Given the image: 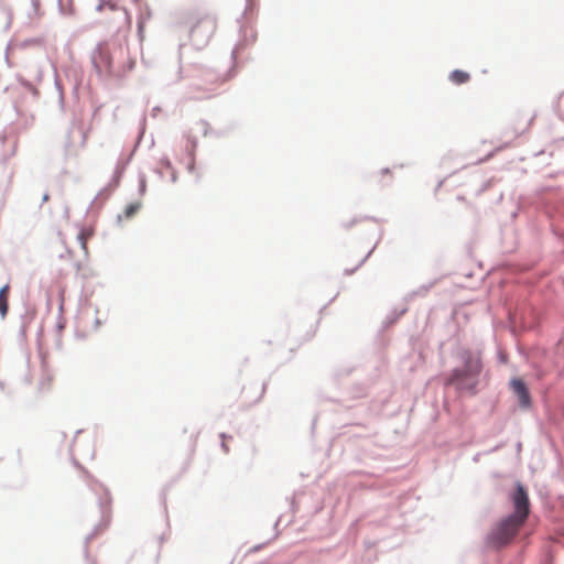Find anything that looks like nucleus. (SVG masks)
I'll return each mask as SVG.
<instances>
[{"mask_svg":"<svg viewBox=\"0 0 564 564\" xmlns=\"http://www.w3.org/2000/svg\"><path fill=\"white\" fill-rule=\"evenodd\" d=\"M140 208H141L140 202H134V203L129 204L124 209V217L127 219L133 217Z\"/></svg>","mask_w":564,"mask_h":564,"instance_id":"nucleus-10","label":"nucleus"},{"mask_svg":"<svg viewBox=\"0 0 564 564\" xmlns=\"http://www.w3.org/2000/svg\"><path fill=\"white\" fill-rule=\"evenodd\" d=\"M263 391H264V390H263V387H259V388L257 389V393H256V395H254L252 399H250L249 401H250V402H256V401L260 400V399H261V397H262V394H263Z\"/></svg>","mask_w":564,"mask_h":564,"instance_id":"nucleus-11","label":"nucleus"},{"mask_svg":"<svg viewBox=\"0 0 564 564\" xmlns=\"http://www.w3.org/2000/svg\"><path fill=\"white\" fill-rule=\"evenodd\" d=\"M10 286L7 284L0 289V314L4 317L8 313V297H9Z\"/></svg>","mask_w":564,"mask_h":564,"instance_id":"nucleus-8","label":"nucleus"},{"mask_svg":"<svg viewBox=\"0 0 564 564\" xmlns=\"http://www.w3.org/2000/svg\"><path fill=\"white\" fill-rule=\"evenodd\" d=\"M195 145H196V144H195V141H191V147H192V149H194V148H195Z\"/></svg>","mask_w":564,"mask_h":564,"instance_id":"nucleus-12","label":"nucleus"},{"mask_svg":"<svg viewBox=\"0 0 564 564\" xmlns=\"http://www.w3.org/2000/svg\"><path fill=\"white\" fill-rule=\"evenodd\" d=\"M93 236H94V229L91 227H83L77 235V239H78L82 250L84 251L85 254L88 253L87 241Z\"/></svg>","mask_w":564,"mask_h":564,"instance_id":"nucleus-7","label":"nucleus"},{"mask_svg":"<svg viewBox=\"0 0 564 564\" xmlns=\"http://www.w3.org/2000/svg\"><path fill=\"white\" fill-rule=\"evenodd\" d=\"M511 500L514 507L512 514L525 521L530 513V501L525 488L520 482L517 484Z\"/></svg>","mask_w":564,"mask_h":564,"instance_id":"nucleus-4","label":"nucleus"},{"mask_svg":"<svg viewBox=\"0 0 564 564\" xmlns=\"http://www.w3.org/2000/svg\"><path fill=\"white\" fill-rule=\"evenodd\" d=\"M511 388L514 394L518 397L520 404L524 408L529 406L531 403V398L525 383L521 379H512Z\"/></svg>","mask_w":564,"mask_h":564,"instance_id":"nucleus-6","label":"nucleus"},{"mask_svg":"<svg viewBox=\"0 0 564 564\" xmlns=\"http://www.w3.org/2000/svg\"><path fill=\"white\" fill-rule=\"evenodd\" d=\"M223 447H224L225 452H228V447L226 446L225 443H223Z\"/></svg>","mask_w":564,"mask_h":564,"instance_id":"nucleus-13","label":"nucleus"},{"mask_svg":"<svg viewBox=\"0 0 564 564\" xmlns=\"http://www.w3.org/2000/svg\"><path fill=\"white\" fill-rule=\"evenodd\" d=\"M463 367L452 370L446 384L454 386L459 392H468L474 395L477 393L479 375L482 371L481 357L477 352L464 350L460 355Z\"/></svg>","mask_w":564,"mask_h":564,"instance_id":"nucleus-1","label":"nucleus"},{"mask_svg":"<svg viewBox=\"0 0 564 564\" xmlns=\"http://www.w3.org/2000/svg\"><path fill=\"white\" fill-rule=\"evenodd\" d=\"M524 522V520L510 514L492 529L489 534L490 542L498 546L506 545L517 535Z\"/></svg>","mask_w":564,"mask_h":564,"instance_id":"nucleus-2","label":"nucleus"},{"mask_svg":"<svg viewBox=\"0 0 564 564\" xmlns=\"http://www.w3.org/2000/svg\"><path fill=\"white\" fill-rule=\"evenodd\" d=\"M216 21L210 15H204L191 28V37L197 44H206L216 31Z\"/></svg>","mask_w":564,"mask_h":564,"instance_id":"nucleus-3","label":"nucleus"},{"mask_svg":"<svg viewBox=\"0 0 564 564\" xmlns=\"http://www.w3.org/2000/svg\"><path fill=\"white\" fill-rule=\"evenodd\" d=\"M449 79L456 85H462L470 79V75L467 72L455 69L451 73Z\"/></svg>","mask_w":564,"mask_h":564,"instance_id":"nucleus-9","label":"nucleus"},{"mask_svg":"<svg viewBox=\"0 0 564 564\" xmlns=\"http://www.w3.org/2000/svg\"><path fill=\"white\" fill-rule=\"evenodd\" d=\"M95 67L99 73H110L112 67V58L106 43H100L93 56Z\"/></svg>","mask_w":564,"mask_h":564,"instance_id":"nucleus-5","label":"nucleus"}]
</instances>
